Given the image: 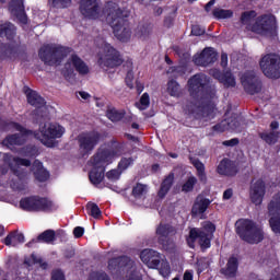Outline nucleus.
Returning <instances> with one entry per match:
<instances>
[{
  "mask_svg": "<svg viewBox=\"0 0 280 280\" xmlns=\"http://www.w3.org/2000/svg\"><path fill=\"white\" fill-rule=\"evenodd\" d=\"M210 79L206 74H195L188 80V91L195 98L186 105L185 112L196 115L198 119H213L215 106L211 103L215 90L209 85Z\"/></svg>",
  "mask_w": 280,
  "mask_h": 280,
  "instance_id": "obj_1",
  "label": "nucleus"
},
{
  "mask_svg": "<svg viewBox=\"0 0 280 280\" xmlns=\"http://www.w3.org/2000/svg\"><path fill=\"white\" fill-rule=\"evenodd\" d=\"M121 154H124V144L117 142H113L112 149H100L90 161L92 165L89 175L91 183L93 185H100V183L104 180L106 165L113 163V159H117V156H121Z\"/></svg>",
  "mask_w": 280,
  "mask_h": 280,
  "instance_id": "obj_2",
  "label": "nucleus"
},
{
  "mask_svg": "<svg viewBox=\"0 0 280 280\" xmlns=\"http://www.w3.org/2000/svg\"><path fill=\"white\" fill-rule=\"evenodd\" d=\"M104 14L106 22L114 30V34L121 43H128L132 33L130 27L126 24V19L130 16V11L120 9L119 4L115 2H108L105 5Z\"/></svg>",
  "mask_w": 280,
  "mask_h": 280,
  "instance_id": "obj_3",
  "label": "nucleus"
},
{
  "mask_svg": "<svg viewBox=\"0 0 280 280\" xmlns=\"http://www.w3.org/2000/svg\"><path fill=\"white\" fill-rule=\"evenodd\" d=\"M236 233L247 244H259L264 241V230L255 221L241 219L236 221Z\"/></svg>",
  "mask_w": 280,
  "mask_h": 280,
  "instance_id": "obj_4",
  "label": "nucleus"
},
{
  "mask_svg": "<svg viewBox=\"0 0 280 280\" xmlns=\"http://www.w3.org/2000/svg\"><path fill=\"white\" fill-rule=\"evenodd\" d=\"M213 233H215V225L210 221H205L200 229H190L189 236L187 237L188 246L194 248V244L197 240L201 248H209V246H211V240H213Z\"/></svg>",
  "mask_w": 280,
  "mask_h": 280,
  "instance_id": "obj_5",
  "label": "nucleus"
},
{
  "mask_svg": "<svg viewBox=\"0 0 280 280\" xmlns=\"http://www.w3.org/2000/svg\"><path fill=\"white\" fill-rule=\"evenodd\" d=\"M97 56V65L101 66L102 69H113L124 62L119 51L110 46V44H103Z\"/></svg>",
  "mask_w": 280,
  "mask_h": 280,
  "instance_id": "obj_6",
  "label": "nucleus"
},
{
  "mask_svg": "<svg viewBox=\"0 0 280 280\" xmlns=\"http://www.w3.org/2000/svg\"><path fill=\"white\" fill-rule=\"evenodd\" d=\"M62 135H65L62 126L45 124L40 127L39 132L35 133V139H38L46 148H54L56 139H60Z\"/></svg>",
  "mask_w": 280,
  "mask_h": 280,
  "instance_id": "obj_7",
  "label": "nucleus"
},
{
  "mask_svg": "<svg viewBox=\"0 0 280 280\" xmlns=\"http://www.w3.org/2000/svg\"><path fill=\"white\" fill-rule=\"evenodd\" d=\"M38 56L45 65L54 67V65L62 62V59L67 56V48L58 45H46L39 49Z\"/></svg>",
  "mask_w": 280,
  "mask_h": 280,
  "instance_id": "obj_8",
  "label": "nucleus"
},
{
  "mask_svg": "<svg viewBox=\"0 0 280 280\" xmlns=\"http://www.w3.org/2000/svg\"><path fill=\"white\" fill-rule=\"evenodd\" d=\"M0 156L4 165V167H2V174H8L9 168L15 176H18V178H23L25 176V172L22 167H30V165H32L30 160L16 158L10 153H2Z\"/></svg>",
  "mask_w": 280,
  "mask_h": 280,
  "instance_id": "obj_9",
  "label": "nucleus"
},
{
  "mask_svg": "<svg viewBox=\"0 0 280 280\" xmlns=\"http://www.w3.org/2000/svg\"><path fill=\"white\" fill-rule=\"evenodd\" d=\"M259 67L266 75L271 80H279L280 78V57L277 55L268 54L261 57Z\"/></svg>",
  "mask_w": 280,
  "mask_h": 280,
  "instance_id": "obj_10",
  "label": "nucleus"
},
{
  "mask_svg": "<svg viewBox=\"0 0 280 280\" xmlns=\"http://www.w3.org/2000/svg\"><path fill=\"white\" fill-rule=\"evenodd\" d=\"M277 30V18L272 14H265L256 18L252 32L260 36H272Z\"/></svg>",
  "mask_w": 280,
  "mask_h": 280,
  "instance_id": "obj_11",
  "label": "nucleus"
},
{
  "mask_svg": "<svg viewBox=\"0 0 280 280\" xmlns=\"http://www.w3.org/2000/svg\"><path fill=\"white\" fill-rule=\"evenodd\" d=\"M77 141L81 156H89L95 150L97 143L102 141V135L95 131L81 133L78 136Z\"/></svg>",
  "mask_w": 280,
  "mask_h": 280,
  "instance_id": "obj_12",
  "label": "nucleus"
},
{
  "mask_svg": "<svg viewBox=\"0 0 280 280\" xmlns=\"http://www.w3.org/2000/svg\"><path fill=\"white\" fill-rule=\"evenodd\" d=\"M21 209L24 211H51L56 209L54 201L43 197H27L20 201Z\"/></svg>",
  "mask_w": 280,
  "mask_h": 280,
  "instance_id": "obj_13",
  "label": "nucleus"
},
{
  "mask_svg": "<svg viewBox=\"0 0 280 280\" xmlns=\"http://www.w3.org/2000/svg\"><path fill=\"white\" fill-rule=\"evenodd\" d=\"M73 71H78L80 75H88L90 71L86 62L78 57V55H72L62 69V74L66 80H69L73 75Z\"/></svg>",
  "mask_w": 280,
  "mask_h": 280,
  "instance_id": "obj_14",
  "label": "nucleus"
},
{
  "mask_svg": "<svg viewBox=\"0 0 280 280\" xmlns=\"http://www.w3.org/2000/svg\"><path fill=\"white\" fill-rule=\"evenodd\" d=\"M241 82L246 93H249V95H255V93L261 91V81H259V77H257L255 71L244 72L241 75Z\"/></svg>",
  "mask_w": 280,
  "mask_h": 280,
  "instance_id": "obj_15",
  "label": "nucleus"
},
{
  "mask_svg": "<svg viewBox=\"0 0 280 280\" xmlns=\"http://www.w3.org/2000/svg\"><path fill=\"white\" fill-rule=\"evenodd\" d=\"M12 127L15 128V130H18L19 133L8 136L3 140L2 143L7 148H12V145H23V142L27 140V137H30V135H33L32 131L25 130L23 127H21V125L16 122H13Z\"/></svg>",
  "mask_w": 280,
  "mask_h": 280,
  "instance_id": "obj_16",
  "label": "nucleus"
},
{
  "mask_svg": "<svg viewBox=\"0 0 280 280\" xmlns=\"http://www.w3.org/2000/svg\"><path fill=\"white\" fill-rule=\"evenodd\" d=\"M26 97L28 104L31 106H35L36 114L40 115V117H47V113H49V107L45 105V98L40 96L36 91L33 90H26Z\"/></svg>",
  "mask_w": 280,
  "mask_h": 280,
  "instance_id": "obj_17",
  "label": "nucleus"
},
{
  "mask_svg": "<svg viewBox=\"0 0 280 280\" xmlns=\"http://www.w3.org/2000/svg\"><path fill=\"white\" fill-rule=\"evenodd\" d=\"M266 196V183L261 179H257L250 184L249 198L253 205L259 207L264 202V197Z\"/></svg>",
  "mask_w": 280,
  "mask_h": 280,
  "instance_id": "obj_18",
  "label": "nucleus"
},
{
  "mask_svg": "<svg viewBox=\"0 0 280 280\" xmlns=\"http://www.w3.org/2000/svg\"><path fill=\"white\" fill-rule=\"evenodd\" d=\"M80 12L85 19H100V2L97 0H81Z\"/></svg>",
  "mask_w": 280,
  "mask_h": 280,
  "instance_id": "obj_19",
  "label": "nucleus"
},
{
  "mask_svg": "<svg viewBox=\"0 0 280 280\" xmlns=\"http://www.w3.org/2000/svg\"><path fill=\"white\" fill-rule=\"evenodd\" d=\"M218 60V55L213 48H205L201 54L195 55L194 62L198 67H209Z\"/></svg>",
  "mask_w": 280,
  "mask_h": 280,
  "instance_id": "obj_20",
  "label": "nucleus"
},
{
  "mask_svg": "<svg viewBox=\"0 0 280 280\" xmlns=\"http://www.w3.org/2000/svg\"><path fill=\"white\" fill-rule=\"evenodd\" d=\"M140 259L148 268H159L161 264V254L154 249H143L140 254Z\"/></svg>",
  "mask_w": 280,
  "mask_h": 280,
  "instance_id": "obj_21",
  "label": "nucleus"
},
{
  "mask_svg": "<svg viewBox=\"0 0 280 280\" xmlns=\"http://www.w3.org/2000/svg\"><path fill=\"white\" fill-rule=\"evenodd\" d=\"M9 10L13 16H16L21 23H27V15L25 14V7L23 0H12Z\"/></svg>",
  "mask_w": 280,
  "mask_h": 280,
  "instance_id": "obj_22",
  "label": "nucleus"
},
{
  "mask_svg": "<svg viewBox=\"0 0 280 280\" xmlns=\"http://www.w3.org/2000/svg\"><path fill=\"white\" fill-rule=\"evenodd\" d=\"M217 172L221 176H235V174H237V166L235 165V162L229 159H223L218 165Z\"/></svg>",
  "mask_w": 280,
  "mask_h": 280,
  "instance_id": "obj_23",
  "label": "nucleus"
},
{
  "mask_svg": "<svg viewBox=\"0 0 280 280\" xmlns=\"http://www.w3.org/2000/svg\"><path fill=\"white\" fill-rule=\"evenodd\" d=\"M256 19L257 13L255 11H245L241 14L240 23L242 27H245L247 30V32H253Z\"/></svg>",
  "mask_w": 280,
  "mask_h": 280,
  "instance_id": "obj_24",
  "label": "nucleus"
},
{
  "mask_svg": "<svg viewBox=\"0 0 280 280\" xmlns=\"http://www.w3.org/2000/svg\"><path fill=\"white\" fill-rule=\"evenodd\" d=\"M209 205H211V200L202 196H198L191 209L192 215H202V213L209 209Z\"/></svg>",
  "mask_w": 280,
  "mask_h": 280,
  "instance_id": "obj_25",
  "label": "nucleus"
},
{
  "mask_svg": "<svg viewBox=\"0 0 280 280\" xmlns=\"http://www.w3.org/2000/svg\"><path fill=\"white\" fill-rule=\"evenodd\" d=\"M174 233V228L170 224L160 223L155 230V235L163 246H165V242H167V236Z\"/></svg>",
  "mask_w": 280,
  "mask_h": 280,
  "instance_id": "obj_26",
  "label": "nucleus"
},
{
  "mask_svg": "<svg viewBox=\"0 0 280 280\" xmlns=\"http://www.w3.org/2000/svg\"><path fill=\"white\" fill-rule=\"evenodd\" d=\"M237 259L235 257H231L228 260L226 267L221 269V275H224L228 279H233L237 275Z\"/></svg>",
  "mask_w": 280,
  "mask_h": 280,
  "instance_id": "obj_27",
  "label": "nucleus"
},
{
  "mask_svg": "<svg viewBox=\"0 0 280 280\" xmlns=\"http://www.w3.org/2000/svg\"><path fill=\"white\" fill-rule=\"evenodd\" d=\"M172 185H174V173H170L162 182L160 190L158 192L159 198H165L167 194H170V189H172Z\"/></svg>",
  "mask_w": 280,
  "mask_h": 280,
  "instance_id": "obj_28",
  "label": "nucleus"
},
{
  "mask_svg": "<svg viewBox=\"0 0 280 280\" xmlns=\"http://www.w3.org/2000/svg\"><path fill=\"white\" fill-rule=\"evenodd\" d=\"M33 174L39 183H45L49 178V173L43 167V163L38 161L33 164Z\"/></svg>",
  "mask_w": 280,
  "mask_h": 280,
  "instance_id": "obj_29",
  "label": "nucleus"
},
{
  "mask_svg": "<svg viewBox=\"0 0 280 280\" xmlns=\"http://www.w3.org/2000/svg\"><path fill=\"white\" fill-rule=\"evenodd\" d=\"M25 242V236L23 233L13 232L4 238L5 246H19Z\"/></svg>",
  "mask_w": 280,
  "mask_h": 280,
  "instance_id": "obj_30",
  "label": "nucleus"
},
{
  "mask_svg": "<svg viewBox=\"0 0 280 280\" xmlns=\"http://www.w3.org/2000/svg\"><path fill=\"white\" fill-rule=\"evenodd\" d=\"M268 213L269 215H280V192L272 196L268 203Z\"/></svg>",
  "mask_w": 280,
  "mask_h": 280,
  "instance_id": "obj_31",
  "label": "nucleus"
},
{
  "mask_svg": "<svg viewBox=\"0 0 280 280\" xmlns=\"http://www.w3.org/2000/svg\"><path fill=\"white\" fill-rule=\"evenodd\" d=\"M16 28L10 22L0 23V36L8 38L9 40L14 37Z\"/></svg>",
  "mask_w": 280,
  "mask_h": 280,
  "instance_id": "obj_32",
  "label": "nucleus"
},
{
  "mask_svg": "<svg viewBox=\"0 0 280 280\" xmlns=\"http://www.w3.org/2000/svg\"><path fill=\"white\" fill-rule=\"evenodd\" d=\"M190 162L197 170V176L201 183H207V173H205V164L198 159L190 158Z\"/></svg>",
  "mask_w": 280,
  "mask_h": 280,
  "instance_id": "obj_33",
  "label": "nucleus"
},
{
  "mask_svg": "<svg viewBox=\"0 0 280 280\" xmlns=\"http://www.w3.org/2000/svg\"><path fill=\"white\" fill-rule=\"evenodd\" d=\"M152 35V26L140 24L136 30V36L140 40H148Z\"/></svg>",
  "mask_w": 280,
  "mask_h": 280,
  "instance_id": "obj_34",
  "label": "nucleus"
},
{
  "mask_svg": "<svg viewBox=\"0 0 280 280\" xmlns=\"http://www.w3.org/2000/svg\"><path fill=\"white\" fill-rule=\"evenodd\" d=\"M259 137L265 143H268V145H275V143L279 141V132L277 131L260 132Z\"/></svg>",
  "mask_w": 280,
  "mask_h": 280,
  "instance_id": "obj_35",
  "label": "nucleus"
},
{
  "mask_svg": "<svg viewBox=\"0 0 280 280\" xmlns=\"http://www.w3.org/2000/svg\"><path fill=\"white\" fill-rule=\"evenodd\" d=\"M37 240L45 244H51L52 242H56V232L54 230H46L38 235Z\"/></svg>",
  "mask_w": 280,
  "mask_h": 280,
  "instance_id": "obj_36",
  "label": "nucleus"
},
{
  "mask_svg": "<svg viewBox=\"0 0 280 280\" xmlns=\"http://www.w3.org/2000/svg\"><path fill=\"white\" fill-rule=\"evenodd\" d=\"M148 194V185L138 183L132 188V196L135 198H143Z\"/></svg>",
  "mask_w": 280,
  "mask_h": 280,
  "instance_id": "obj_37",
  "label": "nucleus"
},
{
  "mask_svg": "<svg viewBox=\"0 0 280 280\" xmlns=\"http://www.w3.org/2000/svg\"><path fill=\"white\" fill-rule=\"evenodd\" d=\"M212 15L214 19H231L233 16V11L217 8L212 11Z\"/></svg>",
  "mask_w": 280,
  "mask_h": 280,
  "instance_id": "obj_38",
  "label": "nucleus"
},
{
  "mask_svg": "<svg viewBox=\"0 0 280 280\" xmlns=\"http://www.w3.org/2000/svg\"><path fill=\"white\" fill-rule=\"evenodd\" d=\"M167 92L173 97H178V95H180V85L178 84V82H176L174 80L168 81V83H167Z\"/></svg>",
  "mask_w": 280,
  "mask_h": 280,
  "instance_id": "obj_39",
  "label": "nucleus"
},
{
  "mask_svg": "<svg viewBox=\"0 0 280 280\" xmlns=\"http://www.w3.org/2000/svg\"><path fill=\"white\" fill-rule=\"evenodd\" d=\"M106 115L110 121H121V119H124L125 113L119 112L116 108H112L107 110Z\"/></svg>",
  "mask_w": 280,
  "mask_h": 280,
  "instance_id": "obj_40",
  "label": "nucleus"
},
{
  "mask_svg": "<svg viewBox=\"0 0 280 280\" xmlns=\"http://www.w3.org/2000/svg\"><path fill=\"white\" fill-rule=\"evenodd\" d=\"M269 224L273 233L280 234V214L269 215Z\"/></svg>",
  "mask_w": 280,
  "mask_h": 280,
  "instance_id": "obj_41",
  "label": "nucleus"
},
{
  "mask_svg": "<svg viewBox=\"0 0 280 280\" xmlns=\"http://www.w3.org/2000/svg\"><path fill=\"white\" fill-rule=\"evenodd\" d=\"M136 106L139 108V110L148 109L150 107V94L143 93L139 103H136Z\"/></svg>",
  "mask_w": 280,
  "mask_h": 280,
  "instance_id": "obj_42",
  "label": "nucleus"
},
{
  "mask_svg": "<svg viewBox=\"0 0 280 280\" xmlns=\"http://www.w3.org/2000/svg\"><path fill=\"white\" fill-rule=\"evenodd\" d=\"M86 209L92 218L97 219L102 215V210H100V206H97V203L89 202L86 205Z\"/></svg>",
  "mask_w": 280,
  "mask_h": 280,
  "instance_id": "obj_43",
  "label": "nucleus"
},
{
  "mask_svg": "<svg viewBox=\"0 0 280 280\" xmlns=\"http://www.w3.org/2000/svg\"><path fill=\"white\" fill-rule=\"evenodd\" d=\"M221 84H224L226 88L235 86V77L231 72H225L224 75L220 79Z\"/></svg>",
  "mask_w": 280,
  "mask_h": 280,
  "instance_id": "obj_44",
  "label": "nucleus"
},
{
  "mask_svg": "<svg viewBox=\"0 0 280 280\" xmlns=\"http://www.w3.org/2000/svg\"><path fill=\"white\" fill-rule=\"evenodd\" d=\"M196 183H198V179L195 176L188 177L187 182L182 187V191H192Z\"/></svg>",
  "mask_w": 280,
  "mask_h": 280,
  "instance_id": "obj_45",
  "label": "nucleus"
},
{
  "mask_svg": "<svg viewBox=\"0 0 280 280\" xmlns=\"http://www.w3.org/2000/svg\"><path fill=\"white\" fill-rule=\"evenodd\" d=\"M132 163H135V160L132 158H122L118 164V170L120 172H124L129 168Z\"/></svg>",
  "mask_w": 280,
  "mask_h": 280,
  "instance_id": "obj_46",
  "label": "nucleus"
},
{
  "mask_svg": "<svg viewBox=\"0 0 280 280\" xmlns=\"http://www.w3.org/2000/svg\"><path fill=\"white\" fill-rule=\"evenodd\" d=\"M228 121H230L229 130H234L235 132H242V129L240 126H242V122L240 118H229Z\"/></svg>",
  "mask_w": 280,
  "mask_h": 280,
  "instance_id": "obj_47",
  "label": "nucleus"
},
{
  "mask_svg": "<svg viewBox=\"0 0 280 280\" xmlns=\"http://www.w3.org/2000/svg\"><path fill=\"white\" fill-rule=\"evenodd\" d=\"M231 121L225 119V120H222L220 124L215 125L213 127V130L215 132H224L226 130H229V126H230Z\"/></svg>",
  "mask_w": 280,
  "mask_h": 280,
  "instance_id": "obj_48",
  "label": "nucleus"
},
{
  "mask_svg": "<svg viewBox=\"0 0 280 280\" xmlns=\"http://www.w3.org/2000/svg\"><path fill=\"white\" fill-rule=\"evenodd\" d=\"M54 8H69L71 0H50Z\"/></svg>",
  "mask_w": 280,
  "mask_h": 280,
  "instance_id": "obj_49",
  "label": "nucleus"
},
{
  "mask_svg": "<svg viewBox=\"0 0 280 280\" xmlns=\"http://www.w3.org/2000/svg\"><path fill=\"white\" fill-rule=\"evenodd\" d=\"M209 268V261H207L206 258H201L197 261V272L200 275V272H203V270H207Z\"/></svg>",
  "mask_w": 280,
  "mask_h": 280,
  "instance_id": "obj_50",
  "label": "nucleus"
},
{
  "mask_svg": "<svg viewBox=\"0 0 280 280\" xmlns=\"http://www.w3.org/2000/svg\"><path fill=\"white\" fill-rule=\"evenodd\" d=\"M119 176H121V171H117V170H112L109 172H107L106 177L108 178V180H119Z\"/></svg>",
  "mask_w": 280,
  "mask_h": 280,
  "instance_id": "obj_51",
  "label": "nucleus"
},
{
  "mask_svg": "<svg viewBox=\"0 0 280 280\" xmlns=\"http://www.w3.org/2000/svg\"><path fill=\"white\" fill-rule=\"evenodd\" d=\"M192 36H202L205 34V28L200 25H194L191 28Z\"/></svg>",
  "mask_w": 280,
  "mask_h": 280,
  "instance_id": "obj_52",
  "label": "nucleus"
},
{
  "mask_svg": "<svg viewBox=\"0 0 280 280\" xmlns=\"http://www.w3.org/2000/svg\"><path fill=\"white\" fill-rule=\"evenodd\" d=\"M132 80H135V74L132 73V71H129L126 77V84L129 89H132L135 86Z\"/></svg>",
  "mask_w": 280,
  "mask_h": 280,
  "instance_id": "obj_53",
  "label": "nucleus"
},
{
  "mask_svg": "<svg viewBox=\"0 0 280 280\" xmlns=\"http://www.w3.org/2000/svg\"><path fill=\"white\" fill-rule=\"evenodd\" d=\"M36 154H38L36 147L27 148L26 151H24V156H36Z\"/></svg>",
  "mask_w": 280,
  "mask_h": 280,
  "instance_id": "obj_54",
  "label": "nucleus"
},
{
  "mask_svg": "<svg viewBox=\"0 0 280 280\" xmlns=\"http://www.w3.org/2000/svg\"><path fill=\"white\" fill-rule=\"evenodd\" d=\"M160 273L162 275V277H167V275H170V265L167 262H164L162 265V268L160 269Z\"/></svg>",
  "mask_w": 280,
  "mask_h": 280,
  "instance_id": "obj_55",
  "label": "nucleus"
},
{
  "mask_svg": "<svg viewBox=\"0 0 280 280\" xmlns=\"http://www.w3.org/2000/svg\"><path fill=\"white\" fill-rule=\"evenodd\" d=\"M73 235L77 238L82 237V235H84V228H82V226L74 228Z\"/></svg>",
  "mask_w": 280,
  "mask_h": 280,
  "instance_id": "obj_56",
  "label": "nucleus"
},
{
  "mask_svg": "<svg viewBox=\"0 0 280 280\" xmlns=\"http://www.w3.org/2000/svg\"><path fill=\"white\" fill-rule=\"evenodd\" d=\"M52 280H65V273L60 270H56L52 272Z\"/></svg>",
  "mask_w": 280,
  "mask_h": 280,
  "instance_id": "obj_57",
  "label": "nucleus"
},
{
  "mask_svg": "<svg viewBox=\"0 0 280 280\" xmlns=\"http://www.w3.org/2000/svg\"><path fill=\"white\" fill-rule=\"evenodd\" d=\"M117 266H119V258H114V259L109 260V262H108L109 270H115V268H117Z\"/></svg>",
  "mask_w": 280,
  "mask_h": 280,
  "instance_id": "obj_58",
  "label": "nucleus"
},
{
  "mask_svg": "<svg viewBox=\"0 0 280 280\" xmlns=\"http://www.w3.org/2000/svg\"><path fill=\"white\" fill-rule=\"evenodd\" d=\"M127 280H141V276L139 275V272L132 270Z\"/></svg>",
  "mask_w": 280,
  "mask_h": 280,
  "instance_id": "obj_59",
  "label": "nucleus"
},
{
  "mask_svg": "<svg viewBox=\"0 0 280 280\" xmlns=\"http://www.w3.org/2000/svg\"><path fill=\"white\" fill-rule=\"evenodd\" d=\"M233 198V189H226L223 192V200H231Z\"/></svg>",
  "mask_w": 280,
  "mask_h": 280,
  "instance_id": "obj_60",
  "label": "nucleus"
},
{
  "mask_svg": "<svg viewBox=\"0 0 280 280\" xmlns=\"http://www.w3.org/2000/svg\"><path fill=\"white\" fill-rule=\"evenodd\" d=\"M237 143H240V140L237 139H232V140H226L223 142V145H228V147H233V145H237Z\"/></svg>",
  "mask_w": 280,
  "mask_h": 280,
  "instance_id": "obj_61",
  "label": "nucleus"
},
{
  "mask_svg": "<svg viewBox=\"0 0 280 280\" xmlns=\"http://www.w3.org/2000/svg\"><path fill=\"white\" fill-rule=\"evenodd\" d=\"M229 65V56L226 54L221 55V66L226 67Z\"/></svg>",
  "mask_w": 280,
  "mask_h": 280,
  "instance_id": "obj_62",
  "label": "nucleus"
},
{
  "mask_svg": "<svg viewBox=\"0 0 280 280\" xmlns=\"http://www.w3.org/2000/svg\"><path fill=\"white\" fill-rule=\"evenodd\" d=\"M79 95L82 100H91V94L86 92H79Z\"/></svg>",
  "mask_w": 280,
  "mask_h": 280,
  "instance_id": "obj_63",
  "label": "nucleus"
},
{
  "mask_svg": "<svg viewBox=\"0 0 280 280\" xmlns=\"http://www.w3.org/2000/svg\"><path fill=\"white\" fill-rule=\"evenodd\" d=\"M184 280H194V275H191L189 271H186L184 273Z\"/></svg>",
  "mask_w": 280,
  "mask_h": 280,
  "instance_id": "obj_64",
  "label": "nucleus"
}]
</instances>
